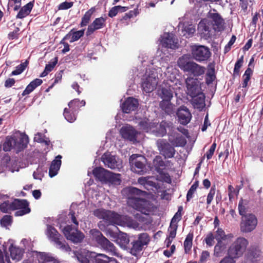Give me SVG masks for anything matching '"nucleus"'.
<instances>
[{
	"mask_svg": "<svg viewBox=\"0 0 263 263\" xmlns=\"http://www.w3.org/2000/svg\"><path fill=\"white\" fill-rule=\"evenodd\" d=\"M177 70L173 66H168L164 72V75L167 78V85L162 87L161 90L160 96L165 100H171L173 93L176 96L180 93L183 87V84L176 78Z\"/></svg>",
	"mask_w": 263,
	"mask_h": 263,
	"instance_id": "1",
	"label": "nucleus"
},
{
	"mask_svg": "<svg viewBox=\"0 0 263 263\" xmlns=\"http://www.w3.org/2000/svg\"><path fill=\"white\" fill-rule=\"evenodd\" d=\"M93 214L99 218L103 219L109 223L140 230L139 223L127 216L119 215L112 211L103 209L95 210Z\"/></svg>",
	"mask_w": 263,
	"mask_h": 263,
	"instance_id": "2",
	"label": "nucleus"
},
{
	"mask_svg": "<svg viewBox=\"0 0 263 263\" xmlns=\"http://www.w3.org/2000/svg\"><path fill=\"white\" fill-rule=\"evenodd\" d=\"M142 193L135 187L126 188L123 190V194H128L127 202L129 206L145 215H150L154 211L155 206L150 202L138 197Z\"/></svg>",
	"mask_w": 263,
	"mask_h": 263,
	"instance_id": "3",
	"label": "nucleus"
},
{
	"mask_svg": "<svg viewBox=\"0 0 263 263\" xmlns=\"http://www.w3.org/2000/svg\"><path fill=\"white\" fill-rule=\"evenodd\" d=\"M18 210L15 213L16 216H23L30 212L28 203L25 200H9L7 195L0 194V210L3 213H9L11 211Z\"/></svg>",
	"mask_w": 263,
	"mask_h": 263,
	"instance_id": "4",
	"label": "nucleus"
},
{
	"mask_svg": "<svg viewBox=\"0 0 263 263\" xmlns=\"http://www.w3.org/2000/svg\"><path fill=\"white\" fill-rule=\"evenodd\" d=\"M187 93L192 98L191 103L195 108L201 110L205 107V96L200 92V87L197 79L187 78L185 81Z\"/></svg>",
	"mask_w": 263,
	"mask_h": 263,
	"instance_id": "5",
	"label": "nucleus"
},
{
	"mask_svg": "<svg viewBox=\"0 0 263 263\" xmlns=\"http://www.w3.org/2000/svg\"><path fill=\"white\" fill-rule=\"evenodd\" d=\"M28 143V137L25 134L16 133L11 137H7L3 144V150L9 152L14 149L17 153L23 149Z\"/></svg>",
	"mask_w": 263,
	"mask_h": 263,
	"instance_id": "6",
	"label": "nucleus"
},
{
	"mask_svg": "<svg viewBox=\"0 0 263 263\" xmlns=\"http://www.w3.org/2000/svg\"><path fill=\"white\" fill-rule=\"evenodd\" d=\"M190 55L187 54L179 58L177 61L178 66L184 72H189L195 77L203 75L205 68L193 61H190Z\"/></svg>",
	"mask_w": 263,
	"mask_h": 263,
	"instance_id": "7",
	"label": "nucleus"
},
{
	"mask_svg": "<svg viewBox=\"0 0 263 263\" xmlns=\"http://www.w3.org/2000/svg\"><path fill=\"white\" fill-rule=\"evenodd\" d=\"M138 125L140 128L144 132L153 133L158 137H162L166 134V127L168 126V124L165 122H162L159 125H156L155 122H149L147 118L139 120Z\"/></svg>",
	"mask_w": 263,
	"mask_h": 263,
	"instance_id": "8",
	"label": "nucleus"
},
{
	"mask_svg": "<svg viewBox=\"0 0 263 263\" xmlns=\"http://www.w3.org/2000/svg\"><path fill=\"white\" fill-rule=\"evenodd\" d=\"M162 71L161 68L150 70L147 71L142 79L141 86L144 91L146 93L153 91L158 83L159 77L158 72Z\"/></svg>",
	"mask_w": 263,
	"mask_h": 263,
	"instance_id": "9",
	"label": "nucleus"
},
{
	"mask_svg": "<svg viewBox=\"0 0 263 263\" xmlns=\"http://www.w3.org/2000/svg\"><path fill=\"white\" fill-rule=\"evenodd\" d=\"M249 245L247 239L242 237L237 238L228 250V255L234 259L238 258L243 254Z\"/></svg>",
	"mask_w": 263,
	"mask_h": 263,
	"instance_id": "10",
	"label": "nucleus"
},
{
	"mask_svg": "<svg viewBox=\"0 0 263 263\" xmlns=\"http://www.w3.org/2000/svg\"><path fill=\"white\" fill-rule=\"evenodd\" d=\"M90 234L92 238L96 241L103 249L112 254L116 253V248L113 243L103 236L99 230H91L90 231Z\"/></svg>",
	"mask_w": 263,
	"mask_h": 263,
	"instance_id": "11",
	"label": "nucleus"
},
{
	"mask_svg": "<svg viewBox=\"0 0 263 263\" xmlns=\"http://www.w3.org/2000/svg\"><path fill=\"white\" fill-rule=\"evenodd\" d=\"M191 53L193 58L199 62L208 60L211 55L208 47L197 45L191 47Z\"/></svg>",
	"mask_w": 263,
	"mask_h": 263,
	"instance_id": "12",
	"label": "nucleus"
},
{
	"mask_svg": "<svg viewBox=\"0 0 263 263\" xmlns=\"http://www.w3.org/2000/svg\"><path fill=\"white\" fill-rule=\"evenodd\" d=\"M62 231L67 239L73 243L81 242L84 238V235L77 228L67 225L62 229Z\"/></svg>",
	"mask_w": 263,
	"mask_h": 263,
	"instance_id": "13",
	"label": "nucleus"
},
{
	"mask_svg": "<svg viewBox=\"0 0 263 263\" xmlns=\"http://www.w3.org/2000/svg\"><path fill=\"white\" fill-rule=\"evenodd\" d=\"M106 235L109 236L112 241L116 242L121 248L125 249L129 243V239L126 233L119 232V233L108 229L106 231Z\"/></svg>",
	"mask_w": 263,
	"mask_h": 263,
	"instance_id": "14",
	"label": "nucleus"
},
{
	"mask_svg": "<svg viewBox=\"0 0 263 263\" xmlns=\"http://www.w3.org/2000/svg\"><path fill=\"white\" fill-rule=\"evenodd\" d=\"M257 223V219L254 215L252 214L245 215L242 217L240 230L245 233L251 232L256 228Z\"/></svg>",
	"mask_w": 263,
	"mask_h": 263,
	"instance_id": "15",
	"label": "nucleus"
},
{
	"mask_svg": "<svg viewBox=\"0 0 263 263\" xmlns=\"http://www.w3.org/2000/svg\"><path fill=\"white\" fill-rule=\"evenodd\" d=\"M153 164L155 169L159 173V175L157 176V179L161 181H164L166 182H170L171 179L168 173H166L163 171L165 168V163L162 161V158L160 156H156L153 161Z\"/></svg>",
	"mask_w": 263,
	"mask_h": 263,
	"instance_id": "16",
	"label": "nucleus"
},
{
	"mask_svg": "<svg viewBox=\"0 0 263 263\" xmlns=\"http://www.w3.org/2000/svg\"><path fill=\"white\" fill-rule=\"evenodd\" d=\"M102 160L108 167L119 170L122 168V161L118 157L109 153H105L102 156Z\"/></svg>",
	"mask_w": 263,
	"mask_h": 263,
	"instance_id": "17",
	"label": "nucleus"
},
{
	"mask_svg": "<svg viewBox=\"0 0 263 263\" xmlns=\"http://www.w3.org/2000/svg\"><path fill=\"white\" fill-rule=\"evenodd\" d=\"M46 234L48 238L54 242L57 247L60 249L68 251L70 248L68 246L64 245L60 240L61 236L56 229L51 226H47Z\"/></svg>",
	"mask_w": 263,
	"mask_h": 263,
	"instance_id": "18",
	"label": "nucleus"
},
{
	"mask_svg": "<svg viewBox=\"0 0 263 263\" xmlns=\"http://www.w3.org/2000/svg\"><path fill=\"white\" fill-rule=\"evenodd\" d=\"M144 158L141 155L136 154L132 155L129 158L132 170L138 174L144 172Z\"/></svg>",
	"mask_w": 263,
	"mask_h": 263,
	"instance_id": "19",
	"label": "nucleus"
},
{
	"mask_svg": "<svg viewBox=\"0 0 263 263\" xmlns=\"http://www.w3.org/2000/svg\"><path fill=\"white\" fill-rule=\"evenodd\" d=\"M207 18L213 22L212 26L215 31H220L223 29L224 21L215 10L210 11Z\"/></svg>",
	"mask_w": 263,
	"mask_h": 263,
	"instance_id": "20",
	"label": "nucleus"
},
{
	"mask_svg": "<svg viewBox=\"0 0 263 263\" xmlns=\"http://www.w3.org/2000/svg\"><path fill=\"white\" fill-rule=\"evenodd\" d=\"M157 144L161 154L165 158H171L174 157L175 150L169 143L164 140L161 139L157 141Z\"/></svg>",
	"mask_w": 263,
	"mask_h": 263,
	"instance_id": "21",
	"label": "nucleus"
},
{
	"mask_svg": "<svg viewBox=\"0 0 263 263\" xmlns=\"http://www.w3.org/2000/svg\"><path fill=\"white\" fill-rule=\"evenodd\" d=\"M160 41L162 46L165 48L175 49L178 47V40L172 33H164Z\"/></svg>",
	"mask_w": 263,
	"mask_h": 263,
	"instance_id": "22",
	"label": "nucleus"
},
{
	"mask_svg": "<svg viewBox=\"0 0 263 263\" xmlns=\"http://www.w3.org/2000/svg\"><path fill=\"white\" fill-rule=\"evenodd\" d=\"M120 133L123 138L133 142L137 141L138 135L140 134L129 125L122 127L120 129Z\"/></svg>",
	"mask_w": 263,
	"mask_h": 263,
	"instance_id": "23",
	"label": "nucleus"
},
{
	"mask_svg": "<svg viewBox=\"0 0 263 263\" xmlns=\"http://www.w3.org/2000/svg\"><path fill=\"white\" fill-rule=\"evenodd\" d=\"M32 257L37 260L38 263H59V261L49 253L34 252L32 254Z\"/></svg>",
	"mask_w": 263,
	"mask_h": 263,
	"instance_id": "24",
	"label": "nucleus"
},
{
	"mask_svg": "<svg viewBox=\"0 0 263 263\" xmlns=\"http://www.w3.org/2000/svg\"><path fill=\"white\" fill-rule=\"evenodd\" d=\"M138 105L139 103L137 99L133 97H128L122 104L121 108L124 112L128 114L136 110Z\"/></svg>",
	"mask_w": 263,
	"mask_h": 263,
	"instance_id": "25",
	"label": "nucleus"
},
{
	"mask_svg": "<svg viewBox=\"0 0 263 263\" xmlns=\"http://www.w3.org/2000/svg\"><path fill=\"white\" fill-rule=\"evenodd\" d=\"M179 122L183 125H186L190 121L192 115L188 108L185 106L180 107L177 113Z\"/></svg>",
	"mask_w": 263,
	"mask_h": 263,
	"instance_id": "26",
	"label": "nucleus"
},
{
	"mask_svg": "<svg viewBox=\"0 0 263 263\" xmlns=\"http://www.w3.org/2000/svg\"><path fill=\"white\" fill-rule=\"evenodd\" d=\"M212 27L210 20L206 18L200 21L198 24V30L201 35L209 36Z\"/></svg>",
	"mask_w": 263,
	"mask_h": 263,
	"instance_id": "27",
	"label": "nucleus"
},
{
	"mask_svg": "<svg viewBox=\"0 0 263 263\" xmlns=\"http://www.w3.org/2000/svg\"><path fill=\"white\" fill-rule=\"evenodd\" d=\"M106 18L100 17L96 18L93 22L88 26L87 31V35H89L95 30L102 28L105 26Z\"/></svg>",
	"mask_w": 263,
	"mask_h": 263,
	"instance_id": "28",
	"label": "nucleus"
},
{
	"mask_svg": "<svg viewBox=\"0 0 263 263\" xmlns=\"http://www.w3.org/2000/svg\"><path fill=\"white\" fill-rule=\"evenodd\" d=\"M10 244L9 247V251L10 252V256L12 259L16 261H19L22 258L23 255V250L18 247L13 245V240H9L8 243Z\"/></svg>",
	"mask_w": 263,
	"mask_h": 263,
	"instance_id": "29",
	"label": "nucleus"
},
{
	"mask_svg": "<svg viewBox=\"0 0 263 263\" xmlns=\"http://www.w3.org/2000/svg\"><path fill=\"white\" fill-rule=\"evenodd\" d=\"M61 156L58 155L52 162L49 172L50 177H53L57 175L61 165Z\"/></svg>",
	"mask_w": 263,
	"mask_h": 263,
	"instance_id": "30",
	"label": "nucleus"
},
{
	"mask_svg": "<svg viewBox=\"0 0 263 263\" xmlns=\"http://www.w3.org/2000/svg\"><path fill=\"white\" fill-rule=\"evenodd\" d=\"M215 238L217 241H223L228 243L232 240L233 235L232 234L226 235L224 232L221 229H218Z\"/></svg>",
	"mask_w": 263,
	"mask_h": 263,
	"instance_id": "31",
	"label": "nucleus"
},
{
	"mask_svg": "<svg viewBox=\"0 0 263 263\" xmlns=\"http://www.w3.org/2000/svg\"><path fill=\"white\" fill-rule=\"evenodd\" d=\"M154 178L153 177H140L138 180V183L144 186L145 189L149 190L150 187H154L156 189L157 188V185L153 181Z\"/></svg>",
	"mask_w": 263,
	"mask_h": 263,
	"instance_id": "32",
	"label": "nucleus"
},
{
	"mask_svg": "<svg viewBox=\"0 0 263 263\" xmlns=\"http://www.w3.org/2000/svg\"><path fill=\"white\" fill-rule=\"evenodd\" d=\"M43 81L41 79H36L31 82L23 92L22 95L25 96L33 91L37 86L41 85Z\"/></svg>",
	"mask_w": 263,
	"mask_h": 263,
	"instance_id": "33",
	"label": "nucleus"
},
{
	"mask_svg": "<svg viewBox=\"0 0 263 263\" xmlns=\"http://www.w3.org/2000/svg\"><path fill=\"white\" fill-rule=\"evenodd\" d=\"M174 138L173 136H171L169 138V140L171 143L175 146H183L186 144V140L185 138L180 135L177 134L174 135Z\"/></svg>",
	"mask_w": 263,
	"mask_h": 263,
	"instance_id": "34",
	"label": "nucleus"
},
{
	"mask_svg": "<svg viewBox=\"0 0 263 263\" xmlns=\"http://www.w3.org/2000/svg\"><path fill=\"white\" fill-rule=\"evenodd\" d=\"M227 242L217 241L214 247L213 255L216 257L222 256L223 253L226 249Z\"/></svg>",
	"mask_w": 263,
	"mask_h": 263,
	"instance_id": "35",
	"label": "nucleus"
},
{
	"mask_svg": "<svg viewBox=\"0 0 263 263\" xmlns=\"http://www.w3.org/2000/svg\"><path fill=\"white\" fill-rule=\"evenodd\" d=\"M108 171L102 167H96L93 170V175L101 181L106 179Z\"/></svg>",
	"mask_w": 263,
	"mask_h": 263,
	"instance_id": "36",
	"label": "nucleus"
},
{
	"mask_svg": "<svg viewBox=\"0 0 263 263\" xmlns=\"http://www.w3.org/2000/svg\"><path fill=\"white\" fill-rule=\"evenodd\" d=\"M33 7V4L30 2L21 8L17 15V18H23L30 13Z\"/></svg>",
	"mask_w": 263,
	"mask_h": 263,
	"instance_id": "37",
	"label": "nucleus"
},
{
	"mask_svg": "<svg viewBox=\"0 0 263 263\" xmlns=\"http://www.w3.org/2000/svg\"><path fill=\"white\" fill-rule=\"evenodd\" d=\"M106 179L112 184L119 185L121 183V175L119 174H114L108 171Z\"/></svg>",
	"mask_w": 263,
	"mask_h": 263,
	"instance_id": "38",
	"label": "nucleus"
},
{
	"mask_svg": "<svg viewBox=\"0 0 263 263\" xmlns=\"http://www.w3.org/2000/svg\"><path fill=\"white\" fill-rule=\"evenodd\" d=\"M170 101L171 100H162L160 103L161 107L168 114H172L174 111V106Z\"/></svg>",
	"mask_w": 263,
	"mask_h": 263,
	"instance_id": "39",
	"label": "nucleus"
},
{
	"mask_svg": "<svg viewBox=\"0 0 263 263\" xmlns=\"http://www.w3.org/2000/svg\"><path fill=\"white\" fill-rule=\"evenodd\" d=\"M90 254L89 252L84 250L83 252L79 253L77 257L80 263H90Z\"/></svg>",
	"mask_w": 263,
	"mask_h": 263,
	"instance_id": "40",
	"label": "nucleus"
},
{
	"mask_svg": "<svg viewBox=\"0 0 263 263\" xmlns=\"http://www.w3.org/2000/svg\"><path fill=\"white\" fill-rule=\"evenodd\" d=\"M95 11V9L94 8H91L85 13L84 15L82 18V21L81 22V27L85 26L88 24L90 21L91 16Z\"/></svg>",
	"mask_w": 263,
	"mask_h": 263,
	"instance_id": "41",
	"label": "nucleus"
},
{
	"mask_svg": "<svg viewBox=\"0 0 263 263\" xmlns=\"http://www.w3.org/2000/svg\"><path fill=\"white\" fill-rule=\"evenodd\" d=\"M193 238V233H189L184 242V248L185 253H187L192 247V241Z\"/></svg>",
	"mask_w": 263,
	"mask_h": 263,
	"instance_id": "42",
	"label": "nucleus"
},
{
	"mask_svg": "<svg viewBox=\"0 0 263 263\" xmlns=\"http://www.w3.org/2000/svg\"><path fill=\"white\" fill-rule=\"evenodd\" d=\"M58 62V58H55L53 61L50 62L48 64L46 65L44 71L41 74V77H44L46 76L48 73L52 71L57 64Z\"/></svg>",
	"mask_w": 263,
	"mask_h": 263,
	"instance_id": "43",
	"label": "nucleus"
},
{
	"mask_svg": "<svg viewBox=\"0 0 263 263\" xmlns=\"http://www.w3.org/2000/svg\"><path fill=\"white\" fill-rule=\"evenodd\" d=\"M74 111H72L71 109L65 108L64 111V116L65 119L72 123L76 119V115L74 114Z\"/></svg>",
	"mask_w": 263,
	"mask_h": 263,
	"instance_id": "44",
	"label": "nucleus"
},
{
	"mask_svg": "<svg viewBox=\"0 0 263 263\" xmlns=\"http://www.w3.org/2000/svg\"><path fill=\"white\" fill-rule=\"evenodd\" d=\"M127 10L126 7L117 6L112 7L109 11L108 16L110 17L115 16L119 12H125Z\"/></svg>",
	"mask_w": 263,
	"mask_h": 263,
	"instance_id": "45",
	"label": "nucleus"
},
{
	"mask_svg": "<svg viewBox=\"0 0 263 263\" xmlns=\"http://www.w3.org/2000/svg\"><path fill=\"white\" fill-rule=\"evenodd\" d=\"M252 70L250 68H248L245 72L242 78H243V82L242 83V87L243 88H246L248 86V82L250 80L251 76L252 74Z\"/></svg>",
	"mask_w": 263,
	"mask_h": 263,
	"instance_id": "46",
	"label": "nucleus"
},
{
	"mask_svg": "<svg viewBox=\"0 0 263 263\" xmlns=\"http://www.w3.org/2000/svg\"><path fill=\"white\" fill-rule=\"evenodd\" d=\"M182 31L184 36H185L186 37H190L194 33L195 28L192 25L185 26L182 29Z\"/></svg>",
	"mask_w": 263,
	"mask_h": 263,
	"instance_id": "47",
	"label": "nucleus"
},
{
	"mask_svg": "<svg viewBox=\"0 0 263 263\" xmlns=\"http://www.w3.org/2000/svg\"><path fill=\"white\" fill-rule=\"evenodd\" d=\"M132 243V247L130 249V253L134 255H136L138 253L142 250L143 246L137 240L133 241Z\"/></svg>",
	"mask_w": 263,
	"mask_h": 263,
	"instance_id": "48",
	"label": "nucleus"
},
{
	"mask_svg": "<svg viewBox=\"0 0 263 263\" xmlns=\"http://www.w3.org/2000/svg\"><path fill=\"white\" fill-rule=\"evenodd\" d=\"M84 33V30H81L74 32L71 31L68 35L71 36L70 40V43L78 41L81 37H82Z\"/></svg>",
	"mask_w": 263,
	"mask_h": 263,
	"instance_id": "49",
	"label": "nucleus"
},
{
	"mask_svg": "<svg viewBox=\"0 0 263 263\" xmlns=\"http://www.w3.org/2000/svg\"><path fill=\"white\" fill-rule=\"evenodd\" d=\"M228 196L229 200L232 201L235 197L238 195L239 189L236 190L232 185H229L228 188Z\"/></svg>",
	"mask_w": 263,
	"mask_h": 263,
	"instance_id": "50",
	"label": "nucleus"
},
{
	"mask_svg": "<svg viewBox=\"0 0 263 263\" xmlns=\"http://www.w3.org/2000/svg\"><path fill=\"white\" fill-rule=\"evenodd\" d=\"M34 140L39 143H44L46 145H49L50 144V140L48 138H46L45 136L40 133H38L34 135Z\"/></svg>",
	"mask_w": 263,
	"mask_h": 263,
	"instance_id": "51",
	"label": "nucleus"
},
{
	"mask_svg": "<svg viewBox=\"0 0 263 263\" xmlns=\"http://www.w3.org/2000/svg\"><path fill=\"white\" fill-rule=\"evenodd\" d=\"M182 211V207L180 206L178 209L177 212L175 214L174 217H173L170 224L173 225H177V222L181 219V211Z\"/></svg>",
	"mask_w": 263,
	"mask_h": 263,
	"instance_id": "52",
	"label": "nucleus"
},
{
	"mask_svg": "<svg viewBox=\"0 0 263 263\" xmlns=\"http://www.w3.org/2000/svg\"><path fill=\"white\" fill-rule=\"evenodd\" d=\"M27 64H28V63L26 61V62L18 65L16 67V69L12 72L11 74L13 76H15V75H18V74H21L25 70L26 67L27 65Z\"/></svg>",
	"mask_w": 263,
	"mask_h": 263,
	"instance_id": "53",
	"label": "nucleus"
},
{
	"mask_svg": "<svg viewBox=\"0 0 263 263\" xmlns=\"http://www.w3.org/2000/svg\"><path fill=\"white\" fill-rule=\"evenodd\" d=\"M137 240L142 246H144L148 243L149 239L148 236L146 233H142L139 235Z\"/></svg>",
	"mask_w": 263,
	"mask_h": 263,
	"instance_id": "54",
	"label": "nucleus"
},
{
	"mask_svg": "<svg viewBox=\"0 0 263 263\" xmlns=\"http://www.w3.org/2000/svg\"><path fill=\"white\" fill-rule=\"evenodd\" d=\"M198 186V182L196 181L194 183V184L191 186L190 189L187 192L186 198L187 200L189 201L190 199L193 197V195L194 194L195 191L196 190L197 187Z\"/></svg>",
	"mask_w": 263,
	"mask_h": 263,
	"instance_id": "55",
	"label": "nucleus"
},
{
	"mask_svg": "<svg viewBox=\"0 0 263 263\" xmlns=\"http://www.w3.org/2000/svg\"><path fill=\"white\" fill-rule=\"evenodd\" d=\"M12 218L9 215H5L1 220V224L3 227H7L11 224Z\"/></svg>",
	"mask_w": 263,
	"mask_h": 263,
	"instance_id": "56",
	"label": "nucleus"
},
{
	"mask_svg": "<svg viewBox=\"0 0 263 263\" xmlns=\"http://www.w3.org/2000/svg\"><path fill=\"white\" fill-rule=\"evenodd\" d=\"M243 61V57H241L239 59L237 60V61L235 63V67L234 68V74H239V70L242 65Z\"/></svg>",
	"mask_w": 263,
	"mask_h": 263,
	"instance_id": "57",
	"label": "nucleus"
},
{
	"mask_svg": "<svg viewBox=\"0 0 263 263\" xmlns=\"http://www.w3.org/2000/svg\"><path fill=\"white\" fill-rule=\"evenodd\" d=\"M79 103V100L74 99L69 103L68 107L72 111H76L78 107H80Z\"/></svg>",
	"mask_w": 263,
	"mask_h": 263,
	"instance_id": "58",
	"label": "nucleus"
},
{
	"mask_svg": "<svg viewBox=\"0 0 263 263\" xmlns=\"http://www.w3.org/2000/svg\"><path fill=\"white\" fill-rule=\"evenodd\" d=\"M177 229V225L170 224V227L168 229V231L169 232L168 237L171 238V239H174L176 235Z\"/></svg>",
	"mask_w": 263,
	"mask_h": 263,
	"instance_id": "59",
	"label": "nucleus"
},
{
	"mask_svg": "<svg viewBox=\"0 0 263 263\" xmlns=\"http://www.w3.org/2000/svg\"><path fill=\"white\" fill-rule=\"evenodd\" d=\"M210 252L208 251H203L200 256L199 263H205L210 257Z\"/></svg>",
	"mask_w": 263,
	"mask_h": 263,
	"instance_id": "60",
	"label": "nucleus"
},
{
	"mask_svg": "<svg viewBox=\"0 0 263 263\" xmlns=\"http://www.w3.org/2000/svg\"><path fill=\"white\" fill-rule=\"evenodd\" d=\"M204 241L208 246L212 247L214 243V236L213 234L211 233H209L206 235Z\"/></svg>",
	"mask_w": 263,
	"mask_h": 263,
	"instance_id": "61",
	"label": "nucleus"
},
{
	"mask_svg": "<svg viewBox=\"0 0 263 263\" xmlns=\"http://www.w3.org/2000/svg\"><path fill=\"white\" fill-rule=\"evenodd\" d=\"M215 79L214 76V68L213 67L209 69L207 73V82L209 83L212 82Z\"/></svg>",
	"mask_w": 263,
	"mask_h": 263,
	"instance_id": "62",
	"label": "nucleus"
},
{
	"mask_svg": "<svg viewBox=\"0 0 263 263\" xmlns=\"http://www.w3.org/2000/svg\"><path fill=\"white\" fill-rule=\"evenodd\" d=\"M216 147V144L215 143H213L210 147L209 150L206 153V157L208 159H210L212 157L215 151Z\"/></svg>",
	"mask_w": 263,
	"mask_h": 263,
	"instance_id": "63",
	"label": "nucleus"
},
{
	"mask_svg": "<svg viewBox=\"0 0 263 263\" xmlns=\"http://www.w3.org/2000/svg\"><path fill=\"white\" fill-rule=\"evenodd\" d=\"M219 263H236V260L235 259L228 255L227 256L223 258Z\"/></svg>",
	"mask_w": 263,
	"mask_h": 263,
	"instance_id": "64",
	"label": "nucleus"
}]
</instances>
